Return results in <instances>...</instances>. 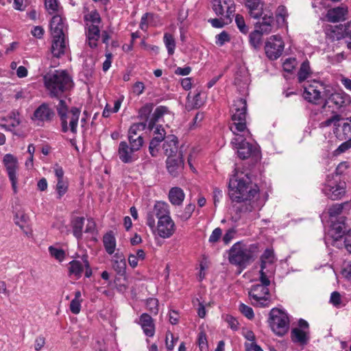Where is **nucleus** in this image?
Listing matches in <instances>:
<instances>
[{
	"mask_svg": "<svg viewBox=\"0 0 351 351\" xmlns=\"http://www.w3.org/2000/svg\"><path fill=\"white\" fill-rule=\"evenodd\" d=\"M239 311L241 313L245 316L247 319H252L254 317L253 309L245 304L241 303L239 305Z\"/></svg>",
	"mask_w": 351,
	"mask_h": 351,
	"instance_id": "3c124183",
	"label": "nucleus"
},
{
	"mask_svg": "<svg viewBox=\"0 0 351 351\" xmlns=\"http://www.w3.org/2000/svg\"><path fill=\"white\" fill-rule=\"evenodd\" d=\"M166 162L169 173L174 177L178 176L182 171L184 166L182 153L180 152L178 155L167 157Z\"/></svg>",
	"mask_w": 351,
	"mask_h": 351,
	"instance_id": "4be33fe9",
	"label": "nucleus"
},
{
	"mask_svg": "<svg viewBox=\"0 0 351 351\" xmlns=\"http://www.w3.org/2000/svg\"><path fill=\"white\" fill-rule=\"evenodd\" d=\"M215 38L216 44L219 46H223L226 43L229 42L230 40L229 34L225 31L217 34Z\"/></svg>",
	"mask_w": 351,
	"mask_h": 351,
	"instance_id": "5fc2aeb1",
	"label": "nucleus"
},
{
	"mask_svg": "<svg viewBox=\"0 0 351 351\" xmlns=\"http://www.w3.org/2000/svg\"><path fill=\"white\" fill-rule=\"evenodd\" d=\"M194 209H195V205L193 204H189L187 205L184 211L179 215L180 218L182 220V221H186L187 219H189L192 213H193L194 211Z\"/></svg>",
	"mask_w": 351,
	"mask_h": 351,
	"instance_id": "864d4df0",
	"label": "nucleus"
},
{
	"mask_svg": "<svg viewBox=\"0 0 351 351\" xmlns=\"http://www.w3.org/2000/svg\"><path fill=\"white\" fill-rule=\"evenodd\" d=\"M222 230L220 228H216L211 233L208 241L211 243H217L221 237Z\"/></svg>",
	"mask_w": 351,
	"mask_h": 351,
	"instance_id": "bf43d9fd",
	"label": "nucleus"
},
{
	"mask_svg": "<svg viewBox=\"0 0 351 351\" xmlns=\"http://www.w3.org/2000/svg\"><path fill=\"white\" fill-rule=\"evenodd\" d=\"M84 269L85 276L89 278L92 275V270L87 256H83L81 261L74 260L69 263V274L75 276L76 278L81 277Z\"/></svg>",
	"mask_w": 351,
	"mask_h": 351,
	"instance_id": "f3484780",
	"label": "nucleus"
},
{
	"mask_svg": "<svg viewBox=\"0 0 351 351\" xmlns=\"http://www.w3.org/2000/svg\"><path fill=\"white\" fill-rule=\"evenodd\" d=\"M138 324L141 325L145 335L153 337L155 334V326L152 317L147 313H143L139 319Z\"/></svg>",
	"mask_w": 351,
	"mask_h": 351,
	"instance_id": "cd10ccee",
	"label": "nucleus"
},
{
	"mask_svg": "<svg viewBox=\"0 0 351 351\" xmlns=\"http://www.w3.org/2000/svg\"><path fill=\"white\" fill-rule=\"evenodd\" d=\"M276 258L272 250L267 249L261 256V269L260 274L263 273L271 276L274 271V263Z\"/></svg>",
	"mask_w": 351,
	"mask_h": 351,
	"instance_id": "412c9836",
	"label": "nucleus"
},
{
	"mask_svg": "<svg viewBox=\"0 0 351 351\" xmlns=\"http://www.w3.org/2000/svg\"><path fill=\"white\" fill-rule=\"evenodd\" d=\"M56 110L60 119L62 132L66 133L70 131L75 134L77 132L80 110L76 107L69 109L66 102L60 99L56 106Z\"/></svg>",
	"mask_w": 351,
	"mask_h": 351,
	"instance_id": "39448f33",
	"label": "nucleus"
},
{
	"mask_svg": "<svg viewBox=\"0 0 351 351\" xmlns=\"http://www.w3.org/2000/svg\"><path fill=\"white\" fill-rule=\"evenodd\" d=\"M347 8L343 7H337L331 10H329L327 13V18L330 22H338L343 21L346 19L347 14Z\"/></svg>",
	"mask_w": 351,
	"mask_h": 351,
	"instance_id": "473e14b6",
	"label": "nucleus"
},
{
	"mask_svg": "<svg viewBox=\"0 0 351 351\" xmlns=\"http://www.w3.org/2000/svg\"><path fill=\"white\" fill-rule=\"evenodd\" d=\"M335 132L339 139L347 140V142L339 146V149L341 151L351 147V116L346 119V121L338 123V128Z\"/></svg>",
	"mask_w": 351,
	"mask_h": 351,
	"instance_id": "a211bd4d",
	"label": "nucleus"
},
{
	"mask_svg": "<svg viewBox=\"0 0 351 351\" xmlns=\"http://www.w3.org/2000/svg\"><path fill=\"white\" fill-rule=\"evenodd\" d=\"M169 200L175 206H180L182 204L185 195L183 190L180 187H173L169 192Z\"/></svg>",
	"mask_w": 351,
	"mask_h": 351,
	"instance_id": "72a5a7b5",
	"label": "nucleus"
},
{
	"mask_svg": "<svg viewBox=\"0 0 351 351\" xmlns=\"http://www.w3.org/2000/svg\"><path fill=\"white\" fill-rule=\"evenodd\" d=\"M45 5L49 14H60V6L58 0H45Z\"/></svg>",
	"mask_w": 351,
	"mask_h": 351,
	"instance_id": "79ce46f5",
	"label": "nucleus"
},
{
	"mask_svg": "<svg viewBox=\"0 0 351 351\" xmlns=\"http://www.w3.org/2000/svg\"><path fill=\"white\" fill-rule=\"evenodd\" d=\"M136 152L125 141L120 142L118 148V156L122 162L132 163L136 161L138 158Z\"/></svg>",
	"mask_w": 351,
	"mask_h": 351,
	"instance_id": "aec40b11",
	"label": "nucleus"
},
{
	"mask_svg": "<svg viewBox=\"0 0 351 351\" xmlns=\"http://www.w3.org/2000/svg\"><path fill=\"white\" fill-rule=\"evenodd\" d=\"M85 20L88 24H95L98 25L101 22V17L96 10H92L85 15Z\"/></svg>",
	"mask_w": 351,
	"mask_h": 351,
	"instance_id": "49530a36",
	"label": "nucleus"
},
{
	"mask_svg": "<svg viewBox=\"0 0 351 351\" xmlns=\"http://www.w3.org/2000/svg\"><path fill=\"white\" fill-rule=\"evenodd\" d=\"M345 216H339L337 221H330V232L332 237H336V239L341 237V233L343 232L346 228Z\"/></svg>",
	"mask_w": 351,
	"mask_h": 351,
	"instance_id": "2f4dec72",
	"label": "nucleus"
},
{
	"mask_svg": "<svg viewBox=\"0 0 351 351\" xmlns=\"http://www.w3.org/2000/svg\"><path fill=\"white\" fill-rule=\"evenodd\" d=\"M198 343L201 351L207 350V339L205 333L200 332L199 334Z\"/></svg>",
	"mask_w": 351,
	"mask_h": 351,
	"instance_id": "0e129e2a",
	"label": "nucleus"
},
{
	"mask_svg": "<svg viewBox=\"0 0 351 351\" xmlns=\"http://www.w3.org/2000/svg\"><path fill=\"white\" fill-rule=\"evenodd\" d=\"M263 33H262L258 29H256L250 33V44L254 47L258 48L259 47L261 40H262V35Z\"/></svg>",
	"mask_w": 351,
	"mask_h": 351,
	"instance_id": "37998d69",
	"label": "nucleus"
},
{
	"mask_svg": "<svg viewBox=\"0 0 351 351\" xmlns=\"http://www.w3.org/2000/svg\"><path fill=\"white\" fill-rule=\"evenodd\" d=\"M148 214L153 215V217L156 216L158 220L171 217L169 206L167 202L162 201L156 202L152 211Z\"/></svg>",
	"mask_w": 351,
	"mask_h": 351,
	"instance_id": "a878e982",
	"label": "nucleus"
},
{
	"mask_svg": "<svg viewBox=\"0 0 351 351\" xmlns=\"http://www.w3.org/2000/svg\"><path fill=\"white\" fill-rule=\"evenodd\" d=\"M304 92L303 97L305 100L310 103L318 104L325 95L329 93V88L325 84L322 82L313 80L307 81L303 85Z\"/></svg>",
	"mask_w": 351,
	"mask_h": 351,
	"instance_id": "6e6552de",
	"label": "nucleus"
},
{
	"mask_svg": "<svg viewBox=\"0 0 351 351\" xmlns=\"http://www.w3.org/2000/svg\"><path fill=\"white\" fill-rule=\"evenodd\" d=\"M55 114L49 105L43 103L36 108L31 116V120L37 126H44L46 123H49L53 119Z\"/></svg>",
	"mask_w": 351,
	"mask_h": 351,
	"instance_id": "ddd939ff",
	"label": "nucleus"
},
{
	"mask_svg": "<svg viewBox=\"0 0 351 351\" xmlns=\"http://www.w3.org/2000/svg\"><path fill=\"white\" fill-rule=\"evenodd\" d=\"M258 187L247 173L236 169L229 180V196L232 202L245 203L241 210L251 212L259 206Z\"/></svg>",
	"mask_w": 351,
	"mask_h": 351,
	"instance_id": "f03ea898",
	"label": "nucleus"
},
{
	"mask_svg": "<svg viewBox=\"0 0 351 351\" xmlns=\"http://www.w3.org/2000/svg\"><path fill=\"white\" fill-rule=\"evenodd\" d=\"M270 277L267 274H260V284L254 285L249 291L252 304L258 307H267L271 303V295L268 287Z\"/></svg>",
	"mask_w": 351,
	"mask_h": 351,
	"instance_id": "423d86ee",
	"label": "nucleus"
},
{
	"mask_svg": "<svg viewBox=\"0 0 351 351\" xmlns=\"http://www.w3.org/2000/svg\"><path fill=\"white\" fill-rule=\"evenodd\" d=\"M342 119L341 115L339 114H334L331 117L327 119L326 121H324L320 123L321 127H328L331 125H333L337 130L338 128V123H340V121Z\"/></svg>",
	"mask_w": 351,
	"mask_h": 351,
	"instance_id": "a18cd8bd",
	"label": "nucleus"
},
{
	"mask_svg": "<svg viewBox=\"0 0 351 351\" xmlns=\"http://www.w3.org/2000/svg\"><path fill=\"white\" fill-rule=\"evenodd\" d=\"M178 138L173 135L167 136L162 145V149L167 157L178 155Z\"/></svg>",
	"mask_w": 351,
	"mask_h": 351,
	"instance_id": "393cba45",
	"label": "nucleus"
},
{
	"mask_svg": "<svg viewBox=\"0 0 351 351\" xmlns=\"http://www.w3.org/2000/svg\"><path fill=\"white\" fill-rule=\"evenodd\" d=\"M178 341L177 338H174L173 334L168 332L166 335V347L169 350H172L174 348L175 343Z\"/></svg>",
	"mask_w": 351,
	"mask_h": 351,
	"instance_id": "13d9d810",
	"label": "nucleus"
},
{
	"mask_svg": "<svg viewBox=\"0 0 351 351\" xmlns=\"http://www.w3.org/2000/svg\"><path fill=\"white\" fill-rule=\"evenodd\" d=\"M265 53L271 60L278 58L284 49V43L282 38L278 35H274L269 37L265 45Z\"/></svg>",
	"mask_w": 351,
	"mask_h": 351,
	"instance_id": "2eb2a0df",
	"label": "nucleus"
},
{
	"mask_svg": "<svg viewBox=\"0 0 351 351\" xmlns=\"http://www.w3.org/2000/svg\"><path fill=\"white\" fill-rule=\"evenodd\" d=\"M43 80L51 97H60L73 86L71 77L65 71L56 70L47 73Z\"/></svg>",
	"mask_w": 351,
	"mask_h": 351,
	"instance_id": "7ed1b4c3",
	"label": "nucleus"
},
{
	"mask_svg": "<svg viewBox=\"0 0 351 351\" xmlns=\"http://www.w3.org/2000/svg\"><path fill=\"white\" fill-rule=\"evenodd\" d=\"M350 103V97L343 91L330 93L325 95L324 108H332V110H338L345 108Z\"/></svg>",
	"mask_w": 351,
	"mask_h": 351,
	"instance_id": "f8f14e48",
	"label": "nucleus"
},
{
	"mask_svg": "<svg viewBox=\"0 0 351 351\" xmlns=\"http://www.w3.org/2000/svg\"><path fill=\"white\" fill-rule=\"evenodd\" d=\"M343 242L346 249L351 253V230L344 234Z\"/></svg>",
	"mask_w": 351,
	"mask_h": 351,
	"instance_id": "338daca9",
	"label": "nucleus"
},
{
	"mask_svg": "<svg viewBox=\"0 0 351 351\" xmlns=\"http://www.w3.org/2000/svg\"><path fill=\"white\" fill-rule=\"evenodd\" d=\"M165 115H171L168 108L162 106H158L155 109L148 123V128L153 130L154 135L149 143V151L154 157L158 155L160 143L162 141H165L167 137L165 129L161 125H156V123Z\"/></svg>",
	"mask_w": 351,
	"mask_h": 351,
	"instance_id": "20e7f679",
	"label": "nucleus"
},
{
	"mask_svg": "<svg viewBox=\"0 0 351 351\" xmlns=\"http://www.w3.org/2000/svg\"><path fill=\"white\" fill-rule=\"evenodd\" d=\"M291 339L294 343L306 345L309 340V330L295 328L291 330Z\"/></svg>",
	"mask_w": 351,
	"mask_h": 351,
	"instance_id": "7c9ffc66",
	"label": "nucleus"
},
{
	"mask_svg": "<svg viewBox=\"0 0 351 351\" xmlns=\"http://www.w3.org/2000/svg\"><path fill=\"white\" fill-rule=\"evenodd\" d=\"M251 247L241 242L234 243L229 251V261L230 263L245 267L252 259Z\"/></svg>",
	"mask_w": 351,
	"mask_h": 351,
	"instance_id": "1a4fd4ad",
	"label": "nucleus"
},
{
	"mask_svg": "<svg viewBox=\"0 0 351 351\" xmlns=\"http://www.w3.org/2000/svg\"><path fill=\"white\" fill-rule=\"evenodd\" d=\"M288 13L287 8L284 5H279L276 12V17L277 23L280 25H287V17Z\"/></svg>",
	"mask_w": 351,
	"mask_h": 351,
	"instance_id": "ea45409f",
	"label": "nucleus"
},
{
	"mask_svg": "<svg viewBox=\"0 0 351 351\" xmlns=\"http://www.w3.org/2000/svg\"><path fill=\"white\" fill-rule=\"evenodd\" d=\"M67 27L64 19L60 14L54 15L50 21V31L51 36H65Z\"/></svg>",
	"mask_w": 351,
	"mask_h": 351,
	"instance_id": "5701e85b",
	"label": "nucleus"
},
{
	"mask_svg": "<svg viewBox=\"0 0 351 351\" xmlns=\"http://www.w3.org/2000/svg\"><path fill=\"white\" fill-rule=\"evenodd\" d=\"M312 74L308 61H304L300 66L298 73V79L300 83H302L307 80Z\"/></svg>",
	"mask_w": 351,
	"mask_h": 351,
	"instance_id": "4c0bfd02",
	"label": "nucleus"
},
{
	"mask_svg": "<svg viewBox=\"0 0 351 351\" xmlns=\"http://www.w3.org/2000/svg\"><path fill=\"white\" fill-rule=\"evenodd\" d=\"M86 32L87 42L90 47L95 48L97 46V41L100 37V30L98 25L87 23Z\"/></svg>",
	"mask_w": 351,
	"mask_h": 351,
	"instance_id": "c756f323",
	"label": "nucleus"
},
{
	"mask_svg": "<svg viewBox=\"0 0 351 351\" xmlns=\"http://www.w3.org/2000/svg\"><path fill=\"white\" fill-rule=\"evenodd\" d=\"M84 217H75L71 221L73 234L77 239L82 237V229L84 226Z\"/></svg>",
	"mask_w": 351,
	"mask_h": 351,
	"instance_id": "c9c22d12",
	"label": "nucleus"
},
{
	"mask_svg": "<svg viewBox=\"0 0 351 351\" xmlns=\"http://www.w3.org/2000/svg\"><path fill=\"white\" fill-rule=\"evenodd\" d=\"M3 162L5 167L8 178L11 182L14 193H16L18 192V178L16 175V171L19 167L18 160L13 155L7 154L3 157Z\"/></svg>",
	"mask_w": 351,
	"mask_h": 351,
	"instance_id": "4468645a",
	"label": "nucleus"
},
{
	"mask_svg": "<svg viewBox=\"0 0 351 351\" xmlns=\"http://www.w3.org/2000/svg\"><path fill=\"white\" fill-rule=\"evenodd\" d=\"M322 191L326 196L331 199H341L346 193V182L340 180L337 176H328Z\"/></svg>",
	"mask_w": 351,
	"mask_h": 351,
	"instance_id": "9d476101",
	"label": "nucleus"
},
{
	"mask_svg": "<svg viewBox=\"0 0 351 351\" xmlns=\"http://www.w3.org/2000/svg\"><path fill=\"white\" fill-rule=\"evenodd\" d=\"M236 232L234 228H230L226 231L222 237V240L226 245L228 244L234 239Z\"/></svg>",
	"mask_w": 351,
	"mask_h": 351,
	"instance_id": "680f3d73",
	"label": "nucleus"
},
{
	"mask_svg": "<svg viewBox=\"0 0 351 351\" xmlns=\"http://www.w3.org/2000/svg\"><path fill=\"white\" fill-rule=\"evenodd\" d=\"M270 326L271 330L278 336H282L289 330V319L287 314L278 308L270 311Z\"/></svg>",
	"mask_w": 351,
	"mask_h": 351,
	"instance_id": "9b49d317",
	"label": "nucleus"
},
{
	"mask_svg": "<svg viewBox=\"0 0 351 351\" xmlns=\"http://www.w3.org/2000/svg\"><path fill=\"white\" fill-rule=\"evenodd\" d=\"M235 23L241 32L246 34L248 32V27L245 25V22L243 16L237 14L235 16Z\"/></svg>",
	"mask_w": 351,
	"mask_h": 351,
	"instance_id": "8fccbe9b",
	"label": "nucleus"
},
{
	"mask_svg": "<svg viewBox=\"0 0 351 351\" xmlns=\"http://www.w3.org/2000/svg\"><path fill=\"white\" fill-rule=\"evenodd\" d=\"M51 37V51L54 57L59 58L65 53L66 49L65 36Z\"/></svg>",
	"mask_w": 351,
	"mask_h": 351,
	"instance_id": "b1692460",
	"label": "nucleus"
},
{
	"mask_svg": "<svg viewBox=\"0 0 351 351\" xmlns=\"http://www.w3.org/2000/svg\"><path fill=\"white\" fill-rule=\"evenodd\" d=\"M213 10L217 16L231 20L235 12V5L233 0H213Z\"/></svg>",
	"mask_w": 351,
	"mask_h": 351,
	"instance_id": "dca6fc26",
	"label": "nucleus"
},
{
	"mask_svg": "<svg viewBox=\"0 0 351 351\" xmlns=\"http://www.w3.org/2000/svg\"><path fill=\"white\" fill-rule=\"evenodd\" d=\"M145 86L144 84L141 82H136L132 88V91L134 94L137 95H140L144 91Z\"/></svg>",
	"mask_w": 351,
	"mask_h": 351,
	"instance_id": "69168bd1",
	"label": "nucleus"
},
{
	"mask_svg": "<svg viewBox=\"0 0 351 351\" xmlns=\"http://www.w3.org/2000/svg\"><path fill=\"white\" fill-rule=\"evenodd\" d=\"M245 347L247 351H263L256 342L245 343Z\"/></svg>",
	"mask_w": 351,
	"mask_h": 351,
	"instance_id": "774afa93",
	"label": "nucleus"
},
{
	"mask_svg": "<svg viewBox=\"0 0 351 351\" xmlns=\"http://www.w3.org/2000/svg\"><path fill=\"white\" fill-rule=\"evenodd\" d=\"M295 66L296 60L295 58H287L282 64V68L287 72H291Z\"/></svg>",
	"mask_w": 351,
	"mask_h": 351,
	"instance_id": "4d7b16f0",
	"label": "nucleus"
},
{
	"mask_svg": "<svg viewBox=\"0 0 351 351\" xmlns=\"http://www.w3.org/2000/svg\"><path fill=\"white\" fill-rule=\"evenodd\" d=\"M264 3L262 0H246L245 6L250 15L254 19H258L263 14Z\"/></svg>",
	"mask_w": 351,
	"mask_h": 351,
	"instance_id": "bb28decb",
	"label": "nucleus"
},
{
	"mask_svg": "<svg viewBox=\"0 0 351 351\" xmlns=\"http://www.w3.org/2000/svg\"><path fill=\"white\" fill-rule=\"evenodd\" d=\"M153 16L154 15L149 13H146L142 16L140 23V27L142 30L145 31L147 29L148 23Z\"/></svg>",
	"mask_w": 351,
	"mask_h": 351,
	"instance_id": "052dcab7",
	"label": "nucleus"
},
{
	"mask_svg": "<svg viewBox=\"0 0 351 351\" xmlns=\"http://www.w3.org/2000/svg\"><path fill=\"white\" fill-rule=\"evenodd\" d=\"M146 128V123L141 122V123H134L129 129L128 131V136L132 135L137 136L138 135H142L141 134V132H143Z\"/></svg>",
	"mask_w": 351,
	"mask_h": 351,
	"instance_id": "c03bdc74",
	"label": "nucleus"
},
{
	"mask_svg": "<svg viewBox=\"0 0 351 351\" xmlns=\"http://www.w3.org/2000/svg\"><path fill=\"white\" fill-rule=\"evenodd\" d=\"M146 223L152 230L154 234L162 239H169L176 232V224L171 217L158 220L156 226L153 215L147 214Z\"/></svg>",
	"mask_w": 351,
	"mask_h": 351,
	"instance_id": "0eeeda50",
	"label": "nucleus"
},
{
	"mask_svg": "<svg viewBox=\"0 0 351 351\" xmlns=\"http://www.w3.org/2000/svg\"><path fill=\"white\" fill-rule=\"evenodd\" d=\"M273 23V14L269 12V14H265L263 17L262 21L259 23V31L262 33L267 34L271 32Z\"/></svg>",
	"mask_w": 351,
	"mask_h": 351,
	"instance_id": "f704fd0d",
	"label": "nucleus"
},
{
	"mask_svg": "<svg viewBox=\"0 0 351 351\" xmlns=\"http://www.w3.org/2000/svg\"><path fill=\"white\" fill-rule=\"evenodd\" d=\"M103 243L106 252L112 255L116 249V239L111 233H107L104 236Z\"/></svg>",
	"mask_w": 351,
	"mask_h": 351,
	"instance_id": "e433bc0d",
	"label": "nucleus"
},
{
	"mask_svg": "<svg viewBox=\"0 0 351 351\" xmlns=\"http://www.w3.org/2000/svg\"><path fill=\"white\" fill-rule=\"evenodd\" d=\"M163 43L167 49L168 54L172 56L176 49V40L173 36L170 33H165Z\"/></svg>",
	"mask_w": 351,
	"mask_h": 351,
	"instance_id": "58836bf2",
	"label": "nucleus"
},
{
	"mask_svg": "<svg viewBox=\"0 0 351 351\" xmlns=\"http://www.w3.org/2000/svg\"><path fill=\"white\" fill-rule=\"evenodd\" d=\"M53 172L57 179V184L56 186V191L58 194V198L60 199L68 191L69 182L64 175V171L62 167L56 165L53 167Z\"/></svg>",
	"mask_w": 351,
	"mask_h": 351,
	"instance_id": "6ab92c4d",
	"label": "nucleus"
},
{
	"mask_svg": "<svg viewBox=\"0 0 351 351\" xmlns=\"http://www.w3.org/2000/svg\"><path fill=\"white\" fill-rule=\"evenodd\" d=\"M49 252L51 256L54 257L56 259H57L60 262L62 261L65 257L64 251L60 248H58V247H56L53 246H50L49 247Z\"/></svg>",
	"mask_w": 351,
	"mask_h": 351,
	"instance_id": "de8ad7c7",
	"label": "nucleus"
},
{
	"mask_svg": "<svg viewBox=\"0 0 351 351\" xmlns=\"http://www.w3.org/2000/svg\"><path fill=\"white\" fill-rule=\"evenodd\" d=\"M147 309L153 314L158 312V301L156 298H149L146 302Z\"/></svg>",
	"mask_w": 351,
	"mask_h": 351,
	"instance_id": "603ef678",
	"label": "nucleus"
},
{
	"mask_svg": "<svg viewBox=\"0 0 351 351\" xmlns=\"http://www.w3.org/2000/svg\"><path fill=\"white\" fill-rule=\"evenodd\" d=\"M153 109L152 104H147L144 106H143L139 110V116L142 119L148 120L149 116L151 114Z\"/></svg>",
	"mask_w": 351,
	"mask_h": 351,
	"instance_id": "09e8293b",
	"label": "nucleus"
},
{
	"mask_svg": "<svg viewBox=\"0 0 351 351\" xmlns=\"http://www.w3.org/2000/svg\"><path fill=\"white\" fill-rule=\"evenodd\" d=\"M128 140L130 144L129 146L136 152L140 150L141 147L143 146V138L142 135H138L136 137L135 136L129 135Z\"/></svg>",
	"mask_w": 351,
	"mask_h": 351,
	"instance_id": "a19ab883",
	"label": "nucleus"
},
{
	"mask_svg": "<svg viewBox=\"0 0 351 351\" xmlns=\"http://www.w3.org/2000/svg\"><path fill=\"white\" fill-rule=\"evenodd\" d=\"M82 301L72 300L70 303V311L72 313L77 315L80 312L81 310V303Z\"/></svg>",
	"mask_w": 351,
	"mask_h": 351,
	"instance_id": "e2e57ef3",
	"label": "nucleus"
},
{
	"mask_svg": "<svg viewBox=\"0 0 351 351\" xmlns=\"http://www.w3.org/2000/svg\"><path fill=\"white\" fill-rule=\"evenodd\" d=\"M348 208L350 210V206L348 202L342 204H335L329 207L327 215L329 217V221H337L339 216H344V209Z\"/></svg>",
	"mask_w": 351,
	"mask_h": 351,
	"instance_id": "c85d7f7f",
	"label": "nucleus"
},
{
	"mask_svg": "<svg viewBox=\"0 0 351 351\" xmlns=\"http://www.w3.org/2000/svg\"><path fill=\"white\" fill-rule=\"evenodd\" d=\"M28 217L23 213H19L16 215L15 223L21 228H24L27 222Z\"/></svg>",
	"mask_w": 351,
	"mask_h": 351,
	"instance_id": "6e6d98bb",
	"label": "nucleus"
},
{
	"mask_svg": "<svg viewBox=\"0 0 351 351\" xmlns=\"http://www.w3.org/2000/svg\"><path fill=\"white\" fill-rule=\"evenodd\" d=\"M247 104L244 99L234 101L232 110V119L229 128L235 136L231 141L233 147L237 149L239 157L246 159L258 153L256 145L246 141L251 134L246 125Z\"/></svg>",
	"mask_w": 351,
	"mask_h": 351,
	"instance_id": "f257e3e1",
	"label": "nucleus"
}]
</instances>
